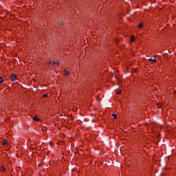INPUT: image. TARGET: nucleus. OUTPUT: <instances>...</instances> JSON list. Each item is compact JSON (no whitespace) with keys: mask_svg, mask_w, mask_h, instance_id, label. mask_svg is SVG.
<instances>
[{"mask_svg":"<svg viewBox=\"0 0 176 176\" xmlns=\"http://www.w3.org/2000/svg\"><path fill=\"white\" fill-rule=\"evenodd\" d=\"M10 79L11 80H12V82H16V80H17V76H16V74H11Z\"/></svg>","mask_w":176,"mask_h":176,"instance_id":"nucleus-1","label":"nucleus"},{"mask_svg":"<svg viewBox=\"0 0 176 176\" xmlns=\"http://www.w3.org/2000/svg\"><path fill=\"white\" fill-rule=\"evenodd\" d=\"M33 120L35 121V122H40L41 121V119H39V118H38V116H34Z\"/></svg>","mask_w":176,"mask_h":176,"instance_id":"nucleus-2","label":"nucleus"},{"mask_svg":"<svg viewBox=\"0 0 176 176\" xmlns=\"http://www.w3.org/2000/svg\"><path fill=\"white\" fill-rule=\"evenodd\" d=\"M64 72H65V76H69V74H70L69 71H67V70L65 69Z\"/></svg>","mask_w":176,"mask_h":176,"instance_id":"nucleus-3","label":"nucleus"},{"mask_svg":"<svg viewBox=\"0 0 176 176\" xmlns=\"http://www.w3.org/2000/svg\"><path fill=\"white\" fill-rule=\"evenodd\" d=\"M148 60L151 61V64H155V63H156L155 59L149 58Z\"/></svg>","mask_w":176,"mask_h":176,"instance_id":"nucleus-4","label":"nucleus"},{"mask_svg":"<svg viewBox=\"0 0 176 176\" xmlns=\"http://www.w3.org/2000/svg\"><path fill=\"white\" fill-rule=\"evenodd\" d=\"M53 65H56V67H58V65H60V63L54 61V62H53Z\"/></svg>","mask_w":176,"mask_h":176,"instance_id":"nucleus-5","label":"nucleus"},{"mask_svg":"<svg viewBox=\"0 0 176 176\" xmlns=\"http://www.w3.org/2000/svg\"><path fill=\"white\" fill-rule=\"evenodd\" d=\"M138 27L139 28H142V27H144V24H142V23H139Z\"/></svg>","mask_w":176,"mask_h":176,"instance_id":"nucleus-6","label":"nucleus"},{"mask_svg":"<svg viewBox=\"0 0 176 176\" xmlns=\"http://www.w3.org/2000/svg\"><path fill=\"white\" fill-rule=\"evenodd\" d=\"M113 119H118V115L117 114H113L112 115Z\"/></svg>","mask_w":176,"mask_h":176,"instance_id":"nucleus-7","label":"nucleus"},{"mask_svg":"<svg viewBox=\"0 0 176 176\" xmlns=\"http://www.w3.org/2000/svg\"><path fill=\"white\" fill-rule=\"evenodd\" d=\"M135 36H131V42H134V39H135Z\"/></svg>","mask_w":176,"mask_h":176,"instance_id":"nucleus-8","label":"nucleus"},{"mask_svg":"<svg viewBox=\"0 0 176 176\" xmlns=\"http://www.w3.org/2000/svg\"><path fill=\"white\" fill-rule=\"evenodd\" d=\"M0 83H3V78L0 76Z\"/></svg>","mask_w":176,"mask_h":176,"instance_id":"nucleus-9","label":"nucleus"},{"mask_svg":"<svg viewBox=\"0 0 176 176\" xmlns=\"http://www.w3.org/2000/svg\"><path fill=\"white\" fill-rule=\"evenodd\" d=\"M3 144V145H8V140H4Z\"/></svg>","mask_w":176,"mask_h":176,"instance_id":"nucleus-10","label":"nucleus"},{"mask_svg":"<svg viewBox=\"0 0 176 176\" xmlns=\"http://www.w3.org/2000/svg\"><path fill=\"white\" fill-rule=\"evenodd\" d=\"M116 93H117L118 94H122V91L118 90Z\"/></svg>","mask_w":176,"mask_h":176,"instance_id":"nucleus-11","label":"nucleus"},{"mask_svg":"<svg viewBox=\"0 0 176 176\" xmlns=\"http://www.w3.org/2000/svg\"><path fill=\"white\" fill-rule=\"evenodd\" d=\"M1 171H5V167L2 166V167L1 168Z\"/></svg>","mask_w":176,"mask_h":176,"instance_id":"nucleus-12","label":"nucleus"},{"mask_svg":"<svg viewBox=\"0 0 176 176\" xmlns=\"http://www.w3.org/2000/svg\"><path fill=\"white\" fill-rule=\"evenodd\" d=\"M43 97H44V98L47 97V94H44V95H43Z\"/></svg>","mask_w":176,"mask_h":176,"instance_id":"nucleus-13","label":"nucleus"},{"mask_svg":"<svg viewBox=\"0 0 176 176\" xmlns=\"http://www.w3.org/2000/svg\"><path fill=\"white\" fill-rule=\"evenodd\" d=\"M60 25H63V22L59 23Z\"/></svg>","mask_w":176,"mask_h":176,"instance_id":"nucleus-14","label":"nucleus"},{"mask_svg":"<svg viewBox=\"0 0 176 176\" xmlns=\"http://www.w3.org/2000/svg\"><path fill=\"white\" fill-rule=\"evenodd\" d=\"M48 64L50 65L52 64V62H49Z\"/></svg>","mask_w":176,"mask_h":176,"instance_id":"nucleus-15","label":"nucleus"},{"mask_svg":"<svg viewBox=\"0 0 176 176\" xmlns=\"http://www.w3.org/2000/svg\"><path fill=\"white\" fill-rule=\"evenodd\" d=\"M156 57H157V56H154V58H156Z\"/></svg>","mask_w":176,"mask_h":176,"instance_id":"nucleus-16","label":"nucleus"}]
</instances>
